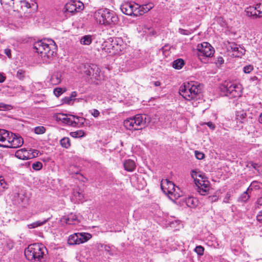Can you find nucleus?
<instances>
[{
    "label": "nucleus",
    "mask_w": 262,
    "mask_h": 262,
    "mask_svg": "<svg viewBox=\"0 0 262 262\" xmlns=\"http://www.w3.org/2000/svg\"><path fill=\"white\" fill-rule=\"evenodd\" d=\"M179 93L187 100H202L201 85L195 81L184 83L180 86Z\"/></svg>",
    "instance_id": "nucleus-1"
},
{
    "label": "nucleus",
    "mask_w": 262,
    "mask_h": 262,
    "mask_svg": "<svg viewBox=\"0 0 262 262\" xmlns=\"http://www.w3.org/2000/svg\"><path fill=\"white\" fill-rule=\"evenodd\" d=\"M47 253L46 248L38 243L29 245L24 251L26 258L31 262H45Z\"/></svg>",
    "instance_id": "nucleus-2"
},
{
    "label": "nucleus",
    "mask_w": 262,
    "mask_h": 262,
    "mask_svg": "<svg viewBox=\"0 0 262 262\" xmlns=\"http://www.w3.org/2000/svg\"><path fill=\"white\" fill-rule=\"evenodd\" d=\"M34 49L42 57L50 59L56 54L57 46L51 39H44L34 44Z\"/></svg>",
    "instance_id": "nucleus-3"
},
{
    "label": "nucleus",
    "mask_w": 262,
    "mask_h": 262,
    "mask_svg": "<svg viewBox=\"0 0 262 262\" xmlns=\"http://www.w3.org/2000/svg\"><path fill=\"white\" fill-rule=\"evenodd\" d=\"M95 17L99 24L105 26L112 27L118 21L116 13L106 8L98 10L95 14Z\"/></svg>",
    "instance_id": "nucleus-4"
},
{
    "label": "nucleus",
    "mask_w": 262,
    "mask_h": 262,
    "mask_svg": "<svg viewBox=\"0 0 262 262\" xmlns=\"http://www.w3.org/2000/svg\"><path fill=\"white\" fill-rule=\"evenodd\" d=\"M147 117L145 115L138 114L124 121V127L130 130L142 129L146 126Z\"/></svg>",
    "instance_id": "nucleus-5"
},
{
    "label": "nucleus",
    "mask_w": 262,
    "mask_h": 262,
    "mask_svg": "<svg viewBox=\"0 0 262 262\" xmlns=\"http://www.w3.org/2000/svg\"><path fill=\"white\" fill-rule=\"evenodd\" d=\"M191 177L194 179V183L197 187V190L201 195H206L209 190V182L207 178L200 172L192 170L191 173Z\"/></svg>",
    "instance_id": "nucleus-6"
},
{
    "label": "nucleus",
    "mask_w": 262,
    "mask_h": 262,
    "mask_svg": "<svg viewBox=\"0 0 262 262\" xmlns=\"http://www.w3.org/2000/svg\"><path fill=\"white\" fill-rule=\"evenodd\" d=\"M221 90L226 93V95L231 98L241 96V86L233 82L225 81L221 87Z\"/></svg>",
    "instance_id": "nucleus-7"
},
{
    "label": "nucleus",
    "mask_w": 262,
    "mask_h": 262,
    "mask_svg": "<svg viewBox=\"0 0 262 262\" xmlns=\"http://www.w3.org/2000/svg\"><path fill=\"white\" fill-rule=\"evenodd\" d=\"M197 51L198 56L201 60L206 57H212L214 53V48L207 42L198 44Z\"/></svg>",
    "instance_id": "nucleus-8"
},
{
    "label": "nucleus",
    "mask_w": 262,
    "mask_h": 262,
    "mask_svg": "<svg viewBox=\"0 0 262 262\" xmlns=\"http://www.w3.org/2000/svg\"><path fill=\"white\" fill-rule=\"evenodd\" d=\"M161 188L163 192L168 195L171 199H172V196L175 199L180 196V194L176 191L175 185L171 181L167 179L162 180L161 183Z\"/></svg>",
    "instance_id": "nucleus-9"
},
{
    "label": "nucleus",
    "mask_w": 262,
    "mask_h": 262,
    "mask_svg": "<svg viewBox=\"0 0 262 262\" xmlns=\"http://www.w3.org/2000/svg\"><path fill=\"white\" fill-rule=\"evenodd\" d=\"M92 238V235L88 233H75L69 236L68 243L70 245H79Z\"/></svg>",
    "instance_id": "nucleus-10"
},
{
    "label": "nucleus",
    "mask_w": 262,
    "mask_h": 262,
    "mask_svg": "<svg viewBox=\"0 0 262 262\" xmlns=\"http://www.w3.org/2000/svg\"><path fill=\"white\" fill-rule=\"evenodd\" d=\"M38 153L39 151L37 150L32 149L27 150L26 148H21L15 152V156L19 159L27 160L37 157Z\"/></svg>",
    "instance_id": "nucleus-11"
},
{
    "label": "nucleus",
    "mask_w": 262,
    "mask_h": 262,
    "mask_svg": "<svg viewBox=\"0 0 262 262\" xmlns=\"http://www.w3.org/2000/svg\"><path fill=\"white\" fill-rule=\"evenodd\" d=\"M7 141L10 145H6V147L16 148L20 147L24 143V140L20 136L12 133H9Z\"/></svg>",
    "instance_id": "nucleus-12"
},
{
    "label": "nucleus",
    "mask_w": 262,
    "mask_h": 262,
    "mask_svg": "<svg viewBox=\"0 0 262 262\" xmlns=\"http://www.w3.org/2000/svg\"><path fill=\"white\" fill-rule=\"evenodd\" d=\"M72 115L57 113L53 115V118L57 121H61L63 123L75 127V120L72 118Z\"/></svg>",
    "instance_id": "nucleus-13"
},
{
    "label": "nucleus",
    "mask_w": 262,
    "mask_h": 262,
    "mask_svg": "<svg viewBox=\"0 0 262 262\" xmlns=\"http://www.w3.org/2000/svg\"><path fill=\"white\" fill-rule=\"evenodd\" d=\"M137 8H139L138 4L130 2H125L120 7L122 13L127 15H135L137 13Z\"/></svg>",
    "instance_id": "nucleus-14"
},
{
    "label": "nucleus",
    "mask_w": 262,
    "mask_h": 262,
    "mask_svg": "<svg viewBox=\"0 0 262 262\" xmlns=\"http://www.w3.org/2000/svg\"><path fill=\"white\" fill-rule=\"evenodd\" d=\"M83 7L84 5L82 3L73 1L68 3L65 5L64 9L66 12L74 13L82 10Z\"/></svg>",
    "instance_id": "nucleus-15"
},
{
    "label": "nucleus",
    "mask_w": 262,
    "mask_h": 262,
    "mask_svg": "<svg viewBox=\"0 0 262 262\" xmlns=\"http://www.w3.org/2000/svg\"><path fill=\"white\" fill-rule=\"evenodd\" d=\"M139 8H137V13L136 16L142 15L143 14L148 12L150 10L152 9L154 7V5L152 3H149L148 4H143L142 5H139L138 4Z\"/></svg>",
    "instance_id": "nucleus-16"
},
{
    "label": "nucleus",
    "mask_w": 262,
    "mask_h": 262,
    "mask_svg": "<svg viewBox=\"0 0 262 262\" xmlns=\"http://www.w3.org/2000/svg\"><path fill=\"white\" fill-rule=\"evenodd\" d=\"M235 119L237 121L244 123L247 120V113L244 110H239L235 112Z\"/></svg>",
    "instance_id": "nucleus-17"
},
{
    "label": "nucleus",
    "mask_w": 262,
    "mask_h": 262,
    "mask_svg": "<svg viewBox=\"0 0 262 262\" xmlns=\"http://www.w3.org/2000/svg\"><path fill=\"white\" fill-rule=\"evenodd\" d=\"M124 167L126 171L132 172L136 168L135 162L130 159L126 160L124 162Z\"/></svg>",
    "instance_id": "nucleus-18"
},
{
    "label": "nucleus",
    "mask_w": 262,
    "mask_h": 262,
    "mask_svg": "<svg viewBox=\"0 0 262 262\" xmlns=\"http://www.w3.org/2000/svg\"><path fill=\"white\" fill-rule=\"evenodd\" d=\"M78 219L75 214L71 213L66 218V224L69 225H75L78 223Z\"/></svg>",
    "instance_id": "nucleus-19"
},
{
    "label": "nucleus",
    "mask_w": 262,
    "mask_h": 262,
    "mask_svg": "<svg viewBox=\"0 0 262 262\" xmlns=\"http://www.w3.org/2000/svg\"><path fill=\"white\" fill-rule=\"evenodd\" d=\"M137 30L139 32H141L142 31L143 32L145 33V34H148L150 35L154 34L152 28L151 27L147 26L145 25H143L142 26H139L137 28Z\"/></svg>",
    "instance_id": "nucleus-20"
},
{
    "label": "nucleus",
    "mask_w": 262,
    "mask_h": 262,
    "mask_svg": "<svg viewBox=\"0 0 262 262\" xmlns=\"http://www.w3.org/2000/svg\"><path fill=\"white\" fill-rule=\"evenodd\" d=\"M92 70L94 71V75H93L94 78L97 80H101L102 79V74H101V71L98 66L96 64H92Z\"/></svg>",
    "instance_id": "nucleus-21"
},
{
    "label": "nucleus",
    "mask_w": 262,
    "mask_h": 262,
    "mask_svg": "<svg viewBox=\"0 0 262 262\" xmlns=\"http://www.w3.org/2000/svg\"><path fill=\"white\" fill-rule=\"evenodd\" d=\"M9 132L4 129H0V142H3L7 140ZM0 147H5L6 145L0 144Z\"/></svg>",
    "instance_id": "nucleus-22"
},
{
    "label": "nucleus",
    "mask_w": 262,
    "mask_h": 262,
    "mask_svg": "<svg viewBox=\"0 0 262 262\" xmlns=\"http://www.w3.org/2000/svg\"><path fill=\"white\" fill-rule=\"evenodd\" d=\"M49 220V218L42 221H37L28 225L29 229H33L45 224Z\"/></svg>",
    "instance_id": "nucleus-23"
},
{
    "label": "nucleus",
    "mask_w": 262,
    "mask_h": 262,
    "mask_svg": "<svg viewBox=\"0 0 262 262\" xmlns=\"http://www.w3.org/2000/svg\"><path fill=\"white\" fill-rule=\"evenodd\" d=\"M8 184L2 176H0V195L8 189Z\"/></svg>",
    "instance_id": "nucleus-24"
},
{
    "label": "nucleus",
    "mask_w": 262,
    "mask_h": 262,
    "mask_svg": "<svg viewBox=\"0 0 262 262\" xmlns=\"http://www.w3.org/2000/svg\"><path fill=\"white\" fill-rule=\"evenodd\" d=\"M184 61L181 58L174 60L172 62V67L176 69L180 70L184 66Z\"/></svg>",
    "instance_id": "nucleus-25"
},
{
    "label": "nucleus",
    "mask_w": 262,
    "mask_h": 262,
    "mask_svg": "<svg viewBox=\"0 0 262 262\" xmlns=\"http://www.w3.org/2000/svg\"><path fill=\"white\" fill-rule=\"evenodd\" d=\"M92 41V36L86 35L82 36L80 39V43L83 45H90Z\"/></svg>",
    "instance_id": "nucleus-26"
},
{
    "label": "nucleus",
    "mask_w": 262,
    "mask_h": 262,
    "mask_svg": "<svg viewBox=\"0 0 262 262\" xmlns=\"http://www.w3.org/2000/svg\"><path fill=\"white\" fill-rule=\"evenodd\" d=\"M61 75L59 74H53L51 78L50 81L51 83L53 85H57L60 83L61 82Z\"/></svg>",
    "instance_id": "nucleus-27"
},
{
    "label": "nucleus",
    "mask_w": 262,
    "mask_h": 262,
    "mask_svg": "<svg viewBox=\"0 0 262 262\" xmlns=\"http://www.w3.org/2000/svg\"><path fill=\"white\" fill-rule=\"evenodd\" d=\"M250 190V187L248 188L247 190L243 192L239 197L238 201L241 202H246L250 198L248 191Z\"/></svg>",
    "instance_id": "nucleus-28"
},
{
    "label": "nucleus",
    "mask_w": 262,
    "mask_h": 262,
    "mask_svg": "<svg viewBox=\"0 0 262 262\" xmlns=\"http://www.w3.org/2000/svg\"><path fill=\"white\" fill-rule=\"evenodd\" d=\"M15 76L19 80L23 81L26 77V72L23 69H18L16 71Z\"/></svg>",
    "instance_id": "nucleus-29"
},
{
    "label": "nucleus",
    "mask_w": 262,
    "mask_h": 262,
    "mask_svg": "<svg viewBox=\"0 0 262 262\" xmlns=\"http://www.w3.org/2000/svg\"><path fill=\"white\" fill-rule=\"evenodd\" d=\"M92 64H84L83 66V70L82 71V72L84 73L87 76H92L93 75H94V71L91 70H92Z\"/></svg>",
    "instance_id": "nucleus-30"
},
{
    "label": "nucleus",
    "mask_w": 262,
    "mask_h": 262,
    "mask_svg": "<svg viewBox=\"0 0 262 262\" xmlns=\"http://www.w3.org/2000/svg\"><path fill=\"white\" fill-rule=\"evenodd\" d=\"M248 9L247 13L249 15L255 16L256 18L262 16V12L256 13L255 9H254V7H250Z\"/></svg>",
    "instance_id": "nucleus-31"
},
{
    "label": "nucleus",
    "mask_w": 262,
    "mask_h": 262,
    "mask_svg": "<svg viewBox=\"0 0 262 262\" xmlns=\"http://www.w3.org/2000/svg\"><path fill=\"white\" fill-rule=\"evenodd\" d=\"M186 205L190 208H194L197 205V200L195 198L190 197L186 201Z\"/></svg>",
    "instance_id": "nucleus-32"
},
{
    "label": "nucleus",
    "mask_w": 262,
    "mask_h": 262,
    "mask_svg": "<svg viewBox=\"0 0 262 262\" xmlns=\"http://www.w3.org/2000/svg\"><path fill=\"white\" fill-rule=\"evenodd\" d=\"M72 118H74V120H75V119L77 120V121L75 120V126L81 127L83 126L85 121V119L83 117L72 116Z\"/></svg>",
    "instance_id": "nucleus-33"
},
{
    "label": "nucleus",
    "mask_w": 262,
    "mask_h": 262,
    "mask_svg": "<svg viewBox=\"0 0 262 262\" xmlns=\"http://www.w3.org/2000/svg\"><path fill=\"white\" fill-rule=\"evenodd\" d=\"M60 143L62 147L68 148L71 146L70 140L68 137H64L60 141Z\"/></svg>",
    "instance_id": "nucleus-34"
},
{
    "label": "nucleus",
    "mask_w": 262,
    "mask_h": 262,
    "mask_svg": "<svg viewBox=\"0 0 262 262\" xmlns=\"http://www.w3.org/2000/svg\"><path fill=\"white\" fill-rule=\"evenodd\" d=\"M73 195L76 198V201L78 203L82 201L84 198L83 193L78 190L74 191L73 192Z\"/></svg>",
    "instance_id": "nucleus-35"
},
{
    "label": "nucleus",
    "mask_w": 262,
    "mask_h": 262,
    "mask_svg": "<svg viewBox=\"0 0 262 262\" xmlns=\"http://www.w3.org/2000/svg\"><path fill=\"white\" fill-rule=\"evenodd\" d=\"M84 132L82 130H79L70 133V135L73 138H80L84 136Z\"/></svg>",
    "instance_id": "nucleus-36"
},
{
    "label": "nucleus",
    "mask_w": 262,
    "mask_h": 262,
    "mask_svg": "<svg viewBox=\"0 0 262 262\" xmlns=\"http://www.w3.org/2000/svg\"><path fill=\"white\" fill-rule=\"evenodd\" d=\"M194 251L199 256H202L204 254V248L202 246H198L194 249Z\"/></svg>",
    "instance_id": "nucleus-37"
},
{
    "label": "nucleus",
    "mask_w": 262,
    "mask_h": 262,
    "mask_svg": "<svg viewBox=\"0 0 262 262\" xmlns=\"http://www.w3.org/2000/svg\"><path fill=\"white\" fill-rule=\"evenodd\" d=\"M46 131V128L45 127L42 126H39L35 127L34 132L36 134H42Z\"/></svg>",
    "instance_id": "nucleus-38"
},
{
    "label": "nucleus",
    "mask_w": 262,
    "mask_h": 262,
    "mask_svg": "<svg viewBox=\"0 0 262 262\" xmlns=\"http://www.w3.org/2000/svg\"><path fill=\"white\" fill-rule=\"evenodd\" d=\"M193 31H194L193 30H192V29L185 30V29H181V28H180L179 29V32L181 34L185 35H189L190 34H191L192 33H193Z\"/></svg>",
    "instance_id": "nucleus-39"
},
{
    "label": "nucleus",
    "mask_w": 262,
    "mask_h": 262,
    "mask_svg": "<svg viewBox=\"0 0 262 262\" xmlns=\"http://www.w3.org/2000/svg\"><path fill=\"white\" fill-rule=\"evenodd\" d=\"M42 167V164L40 162H36L32 164V168L35 170H39Z\"/></svg>",
    "instance_id": "nucleus-40"
},
{
    "label": "nucleus",
    "mask_w": 262,
    "mask_h": 262,
    "mask_svg": "<svg viewBox=\"0 0 262 262\" xmlns=\"http://www.w3.org/2000/svg\"><path fill=\"white\" fill-rule=\"evenodd\" d=\"M12 108L11 105L6 104L4 103H0V111L10 110Z\"/></svg>",
    "instance_id": "nucleus-41"
},
{
    "label": "nucleus",
    "mask_w": 262,
    "mask_h": 262,
    "mask_svg": "<svg viewBox=\"0 0 262 262\" xmlns=\"http://www.w3.org/2000/svg\"><path fill=\"white\" fill-rule=\"evenodd\" d=\"M253 70V66L251 64H249L243 68V71L245 73L249 74Z\"/></svg>",
    "instance_id": "nucleus-42"
},
{
    "label": "nucleus",
    "mask_w": 262,
    "mask_h": 262,
    "mask_svg": "<svg viewBox=\"0 0 262 262\" xmlns=\"http://www.w3.org/2000/svg\"><path fill=\"white\" fill-rule=\"evenodd\" d=\"M14 246V243L10 239H8L6 241V247L9 250H11Z\"/></svg>",
    "instance_id": "nucleus-43"
},
{
    "label": "nucleus",
    "mask_w": 262,
    "mask_h": 262,
    "mask_svg": "<svg viewBox=\"0 0 262 262\" xmlns=\"http://www.w3.org/2000/svg\"><path fill=\"white\" fill-rule=\"evenodd\" d=\"M60 88H57L54 90V94L56 97H59L64 92Z\"/></svg>",
    "instance_id": "nucleus-44"
},
{
    "label": "nucleus",
    "mask_w": 262,
    "mask_h": 262,
    "mask_svg": "<svg viewBox=\"0 0 262 262\" xmlns=\"http://www.w3.org/2000/svg\"><path fill=\"white\" fill-rule=\"evenodd\" d=\"M20 4H21V7H25L27 8H30L31 7V4L27 1L25 0H20L19 1Z\"/></svg>",
    "instance_id": "nucleus-45"
},
{
    "label": "nucleus",
    "mask_w": 262,
    "mask_h": 262,
    "mask_svg": "<svg viewBox=\"0 0 262 262\" xmlns=\"http://www.w3.org/2000/svg\"><path fill=\"white\" fill-rule=\"evenodd\" d=\"M195 156L196 158L199 160H201L203 159L204 157V155L200 151H195Z\"/></svg>",
    "instance_id": "nucleus-46"
},
{
    "label": "nucleus",
    "mask_w": 262,
    "mask_h": 262,
    "mask_svg": "<svg viewBox=\"0 0 262 262\" xmlns=\"http://www.w3.org/2000/svg\"><path fill=\"white\" fill-rule=\"evenodd\" d=\"M92 115H93L95 118L98 117L100 115V112L98 110L96 109H94L91 112Z\"/></svg>",
    "instance_id": "nucleus-47"
},
{
    "label": "nucleus",
    "mask_w": 262,
    "mask_h": 262,
    "mask_svg": "<svg viewBox=\"0 0 262 262\" xmlns=\"http://www.w3.org/2000/svg\"><path fill=\"white\" fill-rule=\"evenodd\" d=\"M224 60L223 58L221 56H219L217 57V58L215 61V63L216 64L221 65L224 63Z\"/></svg>",
    "instance_id": "nucleus-48"
},
{
    "label": "nucleus",
    "mask_w": 262,
    "mask_h": 262,
    "mask_svg": "<svg viewBox=\"0 0 262 262\" xmlns=\"http://www.w3.org/2000/svg\"><path fill=\"white\" fill-rule=\"evenodd\" d=\"M254 9H255L256 13H259V12H262V6H261L260 4L256 5L254 7Z\"/></svg>",
    "instance_id": "nucleus-49"
},
{
    "label": "nucleus",
    "mask_w": 262,
    "mask_h": 262,
    "mask_svg": "<svg viewBox=\"0 0 262 262\" xmlns=\"http://www.w3.org/2000/svg\"><path fill=\"white\" fill-rule=\"evenodd\" d=\"M14 0H1V4H5V5H10L11 4H14L13 2Z\"/></svg>",
    "instance_id": "nucleus-50"
},
{
    "label": "nucleus",
    "mask_w": 262,
    "mask_h": 262,
    "mask_svg": "<svg viewBox=\"0 0 262 262\" xmlns=\"http://www.w3.org/2000/svg\"><path fill=\"white\" fill-rule=\"evenodd\" d=\"M257 221L262 224V210L259 211L256 216Z\"/></svg>",
    "instance_id": "nucleus-51"
},
{
    "label": "nucleus",
    "mask_w": 262,
    "mask_h": 262,
    "mask_svg": "<svg viewBox=\"0 0 262 262\" xmlns=\"http://www.w3.org/2000/svg\"><path fill=\"white\" fill-rule=\"evenodd\" d=\"M231 49L233 51L239 52V48L237 45L232 44L231 46Z\"/></svg>",
    "instance_id": "nucleus-52"
},
{
    "label": "nucleus",
    "mask_w": 262,
    "mask_h": 262,
    "mask_svg": "<svg viewBox=\"0 0 262 262\" xmlns=\"http://www.w3.org/2000/svg\"><path fill=\"white\" fill-rule=\"evenodd\" d=\"M14 196L15 198L16 197H18L17 199H16L15 200V203L17 204V203H20L22 200H21V198H19V194L18 193H14Z\"/></svg>",
    "instance_id": "nucleus-53"
},
{
    "label": "nucleus",
    "mask_w": 262,
    "mask_h": 262,
    "mask_svg": "<svg viewBox=\"0 0 262 262\" xmlns=\"http://www.w3.org/2000/svg\"><path fill=\"white\" fill-rule=\"evenodd\" d=\"M208 200L211 202H216L218 200V198L216 195L209 196Z\"/></svg>",
    "instance_id": "nucleus-54"
},
{
    "label": "nucleus",
    "mask_w": 262,
    "mask_h": 262,
    "mask_svg": "<svg viewBox=\"0 0 262 262\" xmlns=\"http://www.w3.org/2000/svg\"><path fill=\"white\" fill-rule=\"evenodd\" d=\"M4 53L9 58H11V51L10 49H8V48L5 49L4 50Z\"/></svg>",
    "instance_id": "nucleus-55"
},
{
    "label": "nucleus",
    "mask_w": 262,
    "mask_h": 262,
    "mask_svg": "<svg viewBox=\"0 0 262 262\" xmlns=\"http://www.w3.org/2000/svg\"><path fill=\"white\" fill-rule=\"evenodd\" d=\"M73 99L71 98V97H65L63 99V103H67V104H70L71 101Z\"/></svg>",
    "instance_id": "nucleus-56"
},
{
    "label": "nucleus",
    "mask_w": 262,
    "mask_h": 262,
    "mask_svg": "<svg viewBox=\"0 0 262 262\" xmlns=\"http://www.w3.org/2000/svg\"><path fill=\"white\" fill-rule=\"evenodd\" d=\"M206 124L211 129H214L215 127V125L212 122H208L206 123Z\"/></svg>",
    "instance_id": "nucleus-57"
},
{
    "label": "nucleus",
    "mask_w": 262,
    "mask_h": 262,
    "mask_svg": "<svg viewBox=\"0 0 262 262\" xmlns=\"http://www.w3.org/2000/svg\"><path fill=\"white\" fill-rule=\"evenodd\" d=\"M256 204L258 206H262V196L259 197L257 199Z\"/></svg>",
    "instance_id": "nucleus-58"
},
{
    "label": "nucleus",
    "mask_w": 262,
    "mask_h": 262,
    "mask_svg": "<svg viewBox=\"0 0 262 262\" xmlns=\"http://www.w3.org/2000/svg\"><path fill=\"white\" fill-rule=\"evenodd\" d=\"M230 197V194L229 193H227L226 194V196H225V198L224 199V201H223L224 202L226 203H228V200H229Z\"/></svg>",
    "instance_id": "nucleus-59"
},
{
    "label": "nucleus",
    "mask_w": 262,
    "mask_h": 262,
    "mask_svg": "<svg viewBox=\"0 0 262 262\" xmlns=\"http://www.w3.org/2000/svg\"><path fill=\"white\" fill-rule=\"evenodd\" d=\"M6 79V77L3 75V74L0 73V83L3 82Z\"/></svg>",
    "instance_id": "nucleus-60"
},
{
    "label": "nucleus",
    "mask_w": 262,
    "mask_h": 262,
    "mask_svg": "<svg viewBox=\"0 0 262 262\" xmlns=\"http://www.w3.org/2000/svg\"><path fill=\"white\" fill-rule=\"evenodd\" d=\"M77 96V92L75 91L72 92L70 97L73 99V98H75Z\"/></svg>",
    "instance_id": "nucleus-61"
},
{
    "label": "nucleus",
    "mask_w": 262,
    "mask_h": 262,
    "mask_svg": "<svg viewBox=\"0 0 262 262\" xmlns=\"http://www.w3.org/2000/svg\"><path fill=\"white\" fill-rule=\"evenodd\" d=\"M151 83H153L155 86H159L161 84V82L159 81L152 82Z\"/></svg>",
    "instance_id": "nucleus-62"
},
{
    "label": "nucleus",
    "mask_w": 262,
    "mask_h": 262,
    "mask_svg": "<svg viewBox=\"0 0 262 262\" xmlns=\"http://www.w3.org/2000/svg\"><path fill=\"white\" fill-rule=\"evenodd\" d=\"M256 183H257V182H254H254H253L251 183V185H250L249 187H254H254H256V185H255V184H256ZM250 189H252L250 188Z\"/></svg>",
    "instance_id": "nucleus-63"
},
{
    "label": "nucleus",
    "mask_w": 262,
    "mask_h": 262,
    "mask_svg": "<svg viewBox=\"0 0 262 262\" xmlns=\"http://www.w3.org/2000/svg\"><path fill=\"white\" fill-rule=\"evenodd\" d=\"M259 122L260 123L262 124V113L260 114L259 117Z\"/></svg>",
    "instance_id": "nucleus-64"
}]
</instances>
